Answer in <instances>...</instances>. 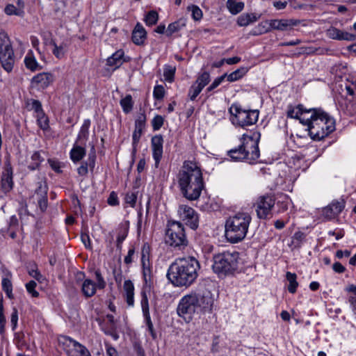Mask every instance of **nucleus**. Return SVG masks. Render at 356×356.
I'll return each instance as SVG.
<instances>
[{
    "mask_svg": "<svg viewBox=\"0 0 356 356\" xmlns=\"http://www.w3.org/2000/svg\"><path fill=\"white\" fill-rule=\"evenodd\" d=\"M176 72L175 66L166 65L164 67L163 76L165 77V81L171 82L175 76Z\"/></svg>",
    "mask_w": 356,
    "mask_h": 356,
    "instance_id": "45",
    "label": "nucleus"
},
{
    "mask_svg": "<svg viewBox=\"0 0 356 356\" xmlns=\"http://www.w3.org/2000/svg\"><path fill=\"white\" fill-rule=\"evenodd\" d=\"M286 278L289 282L288 291L291 293H295L298 286V282H297V275L294 273L287 272L286 274Z\"/></svg>",
    "mask_w": 356,
    "mask_h": 356,
    "instance_id": "34",
    "label": "nucleus"
},
{
    "mask_svg": "<svg viewBox=\"0 0 356 356\" xmlns=\"http://www.w3.org/2000/svg\"><path fill=\"white\" fill-rule=\"evenodd\" d=\"M243 7L244 3L243 2H236L230 0L227 1V8L233 15L240 13L243 9Z\"/></svg>",
    "mask_w": 356,
    "mask_h": 356,
    "instance_id": "39",
    "label": "nucleus"
},
{
    "mask_svg": "<svg viewBox=\"0 0 356 356\" xmlns=\"http://www.w3.org/2000/svg\"><path fill=\"white\" fill-rule=\"evenodd\" d=\"M166 277L173 286H178V264L176 261L170 266Z\"/></svg>",
    "mask_w": 356,
    "mask_h": 356,
    "instance_id": "30",
    "label": "nucleus"
},
{
    "mask_svg": "<svg viewBox=\"0 0 356 356\" xmlns=\"http://www.w3.org/2000/svg\"><path fill=\"white\" fill-rule=\"evenodd\" d=\"M179 229V286L187 287L196 280L200 265L180 222Z\"/></svg>",
    "mask_w": 356,
    "mask_h": 356,
    "instance_id": "1",
    "label": "nucleus"
},
{
    "mask_svg": "<svg viewBox=\"0 0 356 356\" xmlns=\"http://www.w3.org/2000/svg\"><path fill=\"white\" fill-rule=\"evenodd\" d=\"M289 159L286 163L291 168L297 170L300 168V163L302 161V157H288Z\"/></svg>",
    "mask_w": 356,
    "mask_h": 356,
    "instance_id": "48",
    "label": "nucleus"
},
{
    "mask_svg": "<svg viewBox=\"0 0 356 356\" xmlns=\"http://www.w3.org/2000/svg\"><path fill=\"white\" fill-rule=\"evenodd\" d=\"M106 319L108 323V325L107 327H102L103 331L106 334L112 335L115 339H118V335L114 334L116 330V323L114 319V316L111 314L106 315Z\"/></svg>",
    "mask_w": 356,
    "mask_h": 356,
    "instance_id": "33",
    "label": "nucleus"
},
{
    "mask_svg": "<svg viewBox=\"0 0 356 356\" xmlns=\"http://www.w3.org/2000/svg\"><path fill=\"white\" fill-rule=\"evenodd\" d=\"M163 118L161 115H156L152 121L153 129L159 130L163 126Z\"/></svg>",
    "mask_w": 356,
    "mask_h": 356,
    "instance_id": "53",
    "label": "nucleus"
},
{
    "mask_svg": "<svg viewBox=\"0 0 356 356\" xmlns=\"http://www.w3.org/2000/svg\"><path fill=\"white\" fill-rule=\"evenodd\" d=\"M257 20V18L254 14L243 13L238 17L237 24L240 26H246Z\"/></svg>",
    "mask_w": 356,
    "mask_h": 356,
    "instance_id": "35",
    "label": "nucleus"
},
{
    "mask_svg": "<svg viewBox=\"0 0 356 356\" xmlns=\"http://www.w3.org/2000/svg\"><path fill=\"white\" fill-rule=\"evenodd\" d=\"M1 188L4 193H7L13 189V170L9 159H6L5 162L4 171L1 176Z\"/></svg>",
    "mask_w": 356,
    "mask_h": 356,
    "instance_id": "17",
    "label": "nucleus"
},
{
    "mask_svg": "<svg viewBox=\"0 0 356 356\" xmlns=\"http://www.w3.org/2000/svg\"><path fill=\"white\" fill-rule=\"evenodd\" d=\"M146 115L144 113L138 114L135 121V129L133 133V145L135 146L139 141L142 133L145 127Z\"/></svg>",
    "mask_w": 356,
    "mask_h": 356,
    "instance_id": "23",
    "label": "nucleus"
},
{
    "mask_svg": "<svg viewBox=\"0 0 356 356\" xmlns=\"http://www.w3.org/2000/svg\"><path fill=\"white\" fill-rule=\"evenodd\" d=\"M137 195L134 192L127 193L125 196V202L134 207L136 204Z\"/></svg>",
    "mask_w": 356,
    "mask_h": 356,
    "instance_id": "55",
    "label": "nucleus"
},
{
    "mask_svg": "<svg viewBox=\"0 0 356 356\" xmlns=\"http://www.w3.org/2000/svg\"><path fill=\"white\" fill-rule=\"evenodd\" d=\"M140 305L148 331L149 332L152 337L155 339L156 338V333L154 329L153 323L151 320L148 298L145 291H141Z\"/></svg>",
    "mask_w": 356,
    "mask_h": 356,
    "instance_id": "14",
    "label": "nucleus"
},
{
    "mask_svg": "<svg viewBox=\"0 0 356 356\" xmlns=\"http://www.w3.org/2000/svg\"><path fill=\"white\" fill-rule=\"evenodd\" d=\"M48 162L51 168L57 172H60L61 165L60 163L56 160L54 158L49 159Z\"/></svg>",
    "mask_w": 356,
    "mask_h": 356,
    "instance_id": "59",
    "label": "nucleus"
},
{
    "mask_svg": "<svg viewBox=\"0 0 356 356\" xmlns=\"http://www.w3.org/2000/svg\"><path fill=\"white\" fill-rule=\"evenodd\" d=\"M306 241V234L302 232H296L291 237V243L289 245L292 250L299 249Z\"/></svg>",
    "mask_w": 356,
    "mask_h": 356,
    "instance_id": "28",
    "label": "nucleus"
},
{
    "mask_svg": "<svg viewBox=\"0 0 356 356\" xmlns=\"http://www.w3.org/2000/svg\"><path fill=\"white\" fill-rule=\"evenodd\" d=\"M37 284L35 281H30L26 284V288L27 291L31 294L33 297H38L39 296V293L35 290Z\"/></svg>",
    "mask_w": 356,
    "mask_h": 356,
    "instance_id": "54",
    "label": "nucleus"
},
{
    "mask_svg": "<svg viewBox=\"0 0 356 356\" xmlns=\"http://www.w3.org/2000/svg\"><path fill=\"white\" fill-rule=\"evenodd\" d=\"M223 81V78L217 77L214 79L212 83L207 88V92H211L215 88H216Z\"/></svg>",
    "mask_w": 356,
    "mask_h": 356,
    "instance_id": "63",
    "label": "nucleus"
},
{
    "mask_svg": "<svg viewBox=\"0 0 356 356\" xmlns=\"http://www.w3.org/2000/svg\"><path fill=\"white\" fill-rule=\"evenodd\" d=\"M335 129V121L333 118L321 108L318 109L317 115L309 129V134L314 140H320Z\"/></svg>",
    "mask_w": 356,
    "mask_h": 356,
    "instance_id": "5",
    "label": "nucleus"
},
{
    "mask_svg": "<svg viewBox=\"0 0 356 356\" xmlns=\"http://www.w3.org/2000/svg\"><path fill=\"white\" fill-rule=\"evenodd\" d=\"M150 257V246L148 243H145L143 245L141 250V261H145L149 259Z\"/></svg>",
    "mask_w": 356,
    "mask_h": 356,
    "instance_id": "52",
    "label": "nucleus"
},
{
    "mask_svg": "<svg viewBox=\"0 0 356 356\" xmlns=\"http://www.w3.org/2000/svg\"><path fill=\"white\" fill-rule=\"evenodd\" d=\"M248 72V69L247 67H240L227 76V81L229 82L238 81L243 77Z\"/></svg>",
    "mask_w": 356,
    "mask_h": 356,
    "instance_id": "36",
    "label": "nucleus"
},
{
    "mask_svg": "<svg viewBox=\"0 0 356 356\" xmlns=\"http://www.w3.org/2000/svg\"><path fill=\"white\" fill-rule=\"evenodd\" d=\"M153 156H161L163 154V138L161 136H155L152 138Z\"/></svg>",
    "mask_w": 356,
    "mask_h": 356,
    "instance_id": "31",
    "label": "nucleus"
},
{
    "mask_svg": "<svg viewBox=\"0 0 356 356\" xmlns=\"http://www.w3.org/2000/svg\"><path fill=\"white\" fill-rule=\"evenodd\" d=\"M2 286L8 296L10 298L12 293V283L10 280L7 278H4L2 280Z\"/></svg>",
    "mask_w": 356,
    "mask_h": 356,
    "instance_id": "56",
    "label": "nucleus"
},
{
    "mask_svg": "<svg viewBox=\"0 0 356 356\" xmlns=\"http://www.w3.org/2000/svg\"><path fill=\"white\" fill-rule=\"evenodd\" d=\"M188 9H190L192 12V17L196 20L199 21L202 17V10L197 6H192L191 7H188Z\"/></svg>",
    "mask_w": 356,
    "mask_h": 356,
    "instance_id": "51",
    "label": "nucleus"
},
{
    "mask_svg": "<svg viewBox=\"0 0 356 356\" xmlns=\"http://www.w3.org/2000/svg\"><path fill=\"white\" fill-rule=\"evenodd\" d=\"M123 57L124 51L122 49L118 50L111 56L108 58L107 65L116 69L123 63Z\"/></svg>",
    "mask_w": 356,
    "mask_h": 356,
    "instance_id": "29",
    "label": "nucleus"
},
{
    "mask_svg": "<svg viewBox=\"0 0 356 356\" xmlns=\"http://www.w3.org/2000/svg\"><path fill=\"white\" fill-rule=\"evenodd\" d=\"M178 221L168 220L166 225L164 242L165 245L172 247H178Z\"/></svg>",
    "mask_w": 356,
    "mask_h": 356,
    "instance_id": "11",
    "label": "nucleus"
},
{
    "mask_svg": "<svg viewBox=\"0 0 356 356\" xmlns=\"http://www.w3.org/2000/svg\"><path fill=\"white\" fill-rule=\"evenodd\" d=\"M231 159L230 161H234V162H245V163H248L250 164H255V163H257L259 162H262L261 161H259V159L260 157H248V156H245V157H230Z\"/></svg>",
    "mask_w": 356,
    "mask_h": 356,
    "instance_id": "46",
    "label": "nucleus"
},
{
    "mask_svg": "<svg viewBox=\"0 0 356 356\" xmlns=\"http://www.w3.org/2000/svg\"><path fill=\"white\" fill-rule=\"evenodd\" d=\"M180 209L183 210L181 218L183 222L191 229L195 230L199 225V216L197 213L191 207L188 206H181Z\"/></svg>",
    "mask_w": 356,
    "mask_h": 356,
    "instance_id": "13",
    "label": "nucleus"
},
{
    "mask_svg": "<svg viewBox=\"0 0 356 356\" xmlns=\"http://www.w3.org/2000/svg\"><path fill=\"white\" fill-rule=\"evenodd\" d=\"M15 58L10 39L5 31L0 32V62L8 72L13 70Z\"/></svg>",
    "mask_w": 356,
    "mask_h": 356,
    "instance_id": "6",
    "label": "nucleus"
},
{
    "mask_svg": "<svg viewBox=\"0 0 356 356\" xmlns=\"http://www.w3.org/2000/svg\"><path fill=\"white\" fill-rule=\"evenodd\" d=\"M182 168L179 179L181 193L187 200H196L204 188L201 170L196 163L189 161L184 163Z\"/></svg>",
    "mask_w": 356,
    "mask_h": 356,
    "instance_id": "2",
    "label": "nucleus"
},
{
    "mask_svg": "<svg viewBox=\"0 0 356 356\" xmlns=\"http://www.w3.org/2000/svg\"><path fill=\"white\" fill-rule=\"evenodd\" d=\"M123 289L127 305L129 306H133L134 304V286L132 282L129 280H125L123 285Z\"/></svg>",
    "mask_w": 356,
    "mask_h": 356,
    "instance_id": "27",
    "label": "nucleus"
},
{
    "mask_svg": "<svg viewBox=\"0 0 356 356\" xmlns=\"http://www.w3.org/2000/svg\"><path fill=\"white\" fill-rule=\"evenodd\" d=\"M318 108H309L307 109L303 106L302 111H300L299 115V120L301 124L307 127V130L310 129L312 125V121L317 115Z\"/></svg>",
    "mask_w": 356,
    "mask_h": 356,
    "instance_id": "24",
    "label": "nucleus"
},
{
    "mask_svg": "<svg viewBox=\"0 0 356 356\" xmlns=\"http://www.w3.org/2000/svg\"><path fill=\"white\" fill-rule=\"evenodd\" d=\"M326 35L328 38L334 40H343L348 41L356 40V35L341 31L335 27H330L326 31Z\"/></svg>",
    "mask_w": 356,
    "mask_h": 356,
    "instance_id": "22",
    "label": "nucleus"
},
{
    "mask_svg": "<svg viewBox=\"0 0 356 356\" xmlns=\"http://www.w3.org/2000/svg\"><path fill=\"white\" fill-rule=\"evenodd\" d=\"M343 110L347 115L350 116L356 115V100H348Z\"/></svg>",
    "mask_w": 356,
    "mask_h": 356,
    "instance_id": "44",
    "label": "nucleus"
},
{
    "mask_svg": "<svg viewBox=\"0 0 356 356\" xmlns=\"http://www.w3.org/2000/svg\"><path fill=\"white\" fill-rule=\"evenodd\" d=\"M345 205L343 200H334L323 209V215L327 220L335 218L343 210Z\"/></svg>",
    "mask_w": 356,
    "mask_h": 356,
    "instance_id": "16",
    "label": "nucleus"
},
{
    "mask_svg": "<svg viewBox=\"0 0 356 356\" xmlns=\"http://www.w3.org/2000/svg\"><path fill=\"white\" fill-rule=\"evenodd\" d=\"M107 202L111 206H116L119 204L118 195L114 191L110 193Z\"/></svg>",
    "mask_w": 356,
    "mask_h": 356,
    "instance_id": "60",
    "label": "nucleus"
},
{
    "mask_svg": "<svg viewBox=\"0 0 356 356\" xmlns=\"http://www.w3.org/2000/svg\"><path fill=\"white\" fill-rule=\"evenodd\" d=\"M120 103L125 113H128L132 110L134 103L131 95H127L124 98L120 100Z\"/></svg>",
    "mask_w": 356,
    "mask_h": 356,
    "instance_id": "38",
    "label": "nucleus"
},
{
    "mask_svg": "<svg viewBox=\"0 0 356 356\" xmlns=\"http://www.w3.org/2000/svg\"><path fill=\"white\" fill-rule=\"evenodd\" d=\"M252 217L248 212H238L229 217L225 224V236L227 239L236 243L243 240L248 233Z\"/></svg>",
    "mask_w": 356,
    "mask_h": 356,
    "instance_id": "3",
    "label": "nucleus"
},
{
    "mask_svg": "<svg viewBox=\"0 0 356 356\" xmlns=\"http://www.w3.org/2000/svg\"><path fill=\"white\" fill-rule=\"evenodd\" d=\"M197 293H191L184 296L179 301V310L183 314H192L197 309Z\"/></svg>",
    "mask_w": 356,
    "mask_h": 356,
    "instance_id": "18",
    "label": "nucleus"
},
{
    "mask_svg": "<svg viewBox=\"0 0 356 356\" xmlns=\"http://www.w3.org/2000/svg\"><path fill=\"white\" fill-rule=\"evenodd\" d=\"M202 90V88L193 83L188 90V97L191 100H195Z\"/></svg>",
    "mask_w": 356,
    "mask_h": 356,
    "instance_id": "49",
    "label": "nucleus"
},
{
    "mask_svg": "<svg viewBox=\"0 0 356 356\" xmlns=\"http://www.w3.org/2000/svg\"><path fill=\"white\" fill-rule=\"evenodd\" d=\"M239 253L236 251H225L214 254L212 269L219 277L233 275L238 271Z\"/></svg>",
    "mask_w": 356,
    "mask_h": 356,
    "instance_id": "4",
    "label": "nucleus"
},
{
    "mask_svg": "<svg viewBox=\"0 0 356 356\" xmlns=\"http://www.w3.org/2000/svg\"><path fill=\"white\" fill-rule=\"evenodd\" d=\"M297 22L293 19H270L267 20L258 25V32H255L254 35L262 34L264 33H268L272 29L279 31H286L288 28H291L293 26L297 25Z\"/></svg>",
    "mask_w": 356,
    "mask_h": 356,
    "instance_id": "8",
    "label": "nucleus"
},
{
    "mask_svg": "<svg viewBox=\"0 0 356 356\" xmlns=\"http://www.w3.org/2000/svg\"><path fill=\"white\" fill-rule=\"evenodd\" d=\"M229 154L238 153L244 154V156H259V149L258 143L252 139L249 140L238 148L232 149L228 151Z\"/></svg>",
    "mask_w": 356,
    "mask_h": 356,
    "instance_id": "15",
    "label": "nucleus"
},
{
    "mask_svg": "<svg viewBox=\"0 0 356 356\" xmlns=\"http://www.w3.org/2000/svg\"><path fill=\"white\" fill-rule=\"evenodd\" d=\"M153 95L157 100L162 99L165 95V89L163 86L161 85L156 86L154 88Z\"/></svg>",
    "mask_w": 356,
    "mask_h": 356,
    "instance_id": "50",
    "label": "nucleus"
},
{
    "mask_svg": "<svg viewBox=\"0 0 356 356\" xmlns=\"http://www.w3.org/2000/svg\"><path fill=\"white\" fill-rule=\"evenodd\" d=\"M31 108L34 110L36 115L44 112L42 108V104L39 100L31 99Z\"/></svg>",
    "mask_w": 356,
    "mask_h": 356,
    "instance_id": "57",
    "label": "nucleus"
},
{
    "mask_svg": "<svg viewBox=\"0 0 356 356\" xmlns=\"http://www.w3.org/2000/svg\"><path fill=\"white\" fill-rule=\"evenodd\" d=\"M54 81L53 75L50 73H40L33 77L31 84L33 87L44 89Z\"/></svg>",
    "mask_w": 356,
    "mask_h": 356,
    "instance_id": "21",
    "label": "nucleus"
},
{
    "mask_svg": "<svg viewBox=\"0 0 356 356\" xmlns=\"http://www.w3.org/2000/svg\"><path fill=\"white\" fill-rule=\"evenodd\" d=\"M47 186L45 182H39L33 197L38 199V197H45L47 195Z\"/></svg>",
    "mask_w": 356,
    "mask_h": 356,
    "instance_id": "41",
    "label": "nucleus"
},
{
    "mask_svg": "<svg viewBox=\"0 0 356 356\" xmlns=\"http://www.w3.org/2000/svg\"><path fill=\"white\" fill-rule=\"evenodd\" d=\"M274 205L275 200L272 197L268 195L261 197L257 203V216L262 219L268 218Z\"/></svg>",
    "mask_w": 356,
    "mask_h": 356,
    "instance_id": "12",
    "label": "nucleus"
},
{
    "mask_svg": "<svg viewBox=\"0 0 356 356\" xmlns=\"http://www.w3.org/2000/svg\"><path fill=\"white\" fill-rule=\"evenodd\" d=\"M197 309L204 311L211 310L213 303L211 292L208 290H204L197 294Z\"/></svg>",
    "mask_w": 356,
    "mask_h": 356,
    "instance_id": "19",
    "label": "nucleus"
},
{
    "mask_svg": "<svg viewBox=\"0 0 356 356\" xmlns=\"http://www.w3.org/2000/svg\"><path fill=\"white\" fill-rule=\"evenodd\" d=\"M95 275L97 283L90 279H85L81 284V292L87 298L93 296L97 289H104L106 286V282L99 270L95 272Z\"/></svg>",
    "mask_w": 356,
    "mask_h": 356,
    "instance_id": "9",
    "label": "nucleus"
},
{
    "mask_svg": "<svg viewBox=\"0 0 356 356\" xmlns=\"http://www.w3.org/2000/svg\"><path fill=\"white\" fill-rule=\"evenodd\" d=\"M159 19L158 13L155 10H150L145 17V22L147 26H152L156 24Z\"/></svg>",
    "mask_w": 356,
    "mask_h": 356,
    "instance_id": "40",
    "label": "nucleus"
},
{
    "mask_svg": "<svg viewBox=\"0 0 356 356\" xmlns=\"http://www.w3.org/2000/svg\"><path fill=\"white\" fill-rule=\"evenodd\" d=\"M36 118L38 124L42 130H47L49 129V120L44 112L36 115Z\"/></svg>",
    "mask_w": 356,
    "mask_h": 356,
    "instance_id": "42",
    "label": "nucleus"
},
{
    "mask_svg": "<svg viewBox=\"0 0 356 356\" xmlns=\"http://www.w3.org/2000/svg\"><path fill=\"white\" fill-rule=\"evenodd\" d=\"M51 44L53 45L54 49L52 50L53 54L57 58H62L65 56V50L63 45L58 46L54 41L51 42Z\"/></svg>",
    "mask_w": 356,
    "mask_h": 356,
    "instance_id": "47",
    "label": "nucleus"
},
{
    "mask_svg": "<svg viewBox=\"0 0 356 356\" xmlns=\"http://www.w3.org/2000/svg\"><path fill=\"white\" fill-rule=\"evenodd\" d=\"M106 351L108 356H118L117 350L113 347L110 343H105Z\"/></svg>",
    "mask_w": 356,
    "mask_h": 356,
    "instance_id": "62",
    "label": "nucleus"
},
{
    "mask_svg": "<svg viewBox=\"0 0 356 356\" xmlns=\"http://www.w3.org/2000/svg\"><path fill=\"white\" fill-rule=\"evenodd\" d=\"M90 125V120H85L80 131L78 134L76 140L74 145L73 148L70 151V156H85L86 152V142L88 137V130Z\"/></svg>",
    "mask_w": 356,
    "mask_h": 356,
    "instance_id": "10",
    "label": "nucleus"
},
{
    "mask_svg": "<svg viewBox=\"0 0 356 356\" xmlns=\"http://www.w3.org/2000/svg\"><path fill=\"white\" fill-rule=\"evenodd\" d=\"M73 162L78 163L81 162V165L78 168L77 172L80 176H86L88 174V169L93 170L95 165V157H88L87 160H82L83 157H71Z\"/></svg>",
    "mask_w": 356,
    "mask_h": 356,
    "instance_id": "20",
    "label": "nucleus"
},
{
    "mask_svg": "<svg viewBox=\"0 0 356 356\" xmlns=\"http://www.w3.org/2000/svg\"><path fill=\"white\" fill-rule=\"evenodd\" d=\"M64 339L72 344L73 351L76 354V355L72 356H92L88 349L83 344L70 337H64Z\"/></svg>",
    "mask_w": 356,
    "mask_h": 356,
    "instance_id": "26",
    "label": "nucleus"
},
{
    "mask_svg": "<svg viewBox=\"0 0 356 356\" xmlns=\"http://www.w3.org/2000/svg\"><path fill=\"white\" fill-rule=\"evenodd\" d=\"M209 81L210 74L209 72L204 71L199 74L194 83L203 89Z\"/></svg>",
    "mask_w": 356,
    "mask_h": 356,
    "instance_id": "37",
    "label": "nucleus"
},
{
    "mask_svg": "<svg viewBox=\"0 0 356 356\" xmlns=\"http://www.w3.org/2000/svg\"><path fill=\"white\" fill-rule=\"evenodd\" d=\"M18 321V311L17 309L14 307L13 308V312L10 316V323L12 325L13 330H15Z\"/></svg>",
    "mask_w": 356,
    "mask_h": 356,
    "instance_id": "58",
    "label": "nucleus"
},
{
    "mask_svg": "<svg viewBox=\"0 0 356 356\" xmlns=\"http://www.w3.org/2000/svg\"><path fill=\"white\" fill-rule=\"evenodd\" d=\"M278 207H280L279 212H283L288 209V197L285 195L282 201H278L277 203Z\"/></svg>",
    "mask_w": 356,
    "mask_h": 356,
    "instance_id": "64",
    "label": "nucleus"
},
{
    "mask_svg": "<svg viewBox=\"0 0 356 356\" xmlns=\"http://www.w3.org/2000/svg\"><path fill=\"white\" fill-rule=\"evenodd\" d=\"M303 108V105L298 104L296 107L289 106L287 111V117L291 118L299 119L300 111Z\"/></svg>",
    "mask_w": 356,
    "mask_h": 356,
    "instance_id": "43",
    "label": "nucleus"
},
{
    "mask_svg": "<svg viewBox=\"0 0 356 356\" xmlns=\"http://www.w3.org/2000/svg\"><path fill=\"white\" fill-rule=\"evenodd\" d=\"M146 31L143 26L140 23H137L132 32L133 42L137 45L143 44L146 38Z\"/></svg>",
    "mask_w": 356,
    "mask_h": 356,
    "instance_id": "25",
    "label": "nucleus"
},
{
    "mask_svg": "<svg viewBox=\"0 0 356 356\" xmlns=\"http://www.w3.org/2000/svg\"><path fill=\"white\" fill-rule=\"evenodd\" d=\"M24 64L27 69L31 71L40 70L41 67L34 58L32 51L27 54L24 58Z\"/></svg>",
    "mask_w": 356,
    "mask_h": 356,
    "instance_id": "32",
    "label": "nucleus"
},
{
    "mask_svg": "<svg viewBox=\"0 0 356 356\" xmlns=\"http://www.w3.org/2000/svg\"><path fill=\"white\" fill-rule=\"evenodd\" d=\"M36 200L40 210L44 211L47 208V195L44 197H38Z\"/></svg>",
    "mask_w": 356,
    "mask_h": 356,
    "instance_id": "61",
    "label": "nucleus"
},
{
    "mask_svg": "<svg viewBox=\"0 0 356 356\" xmlns=\"http://www.w3.org/2000/svg\"><path fill=\"white\" fill-rule=\"evenodd\" d=\"M229 111L233 115L232 122L241 127L255 124L259 118L257 110H243L238 106L231 107Z\"/></svg>",
    "mask_w": 356,
    "mask_h": 356,
    "instance_id": "7",
    "label": "nucleus"
}]
</instances>
